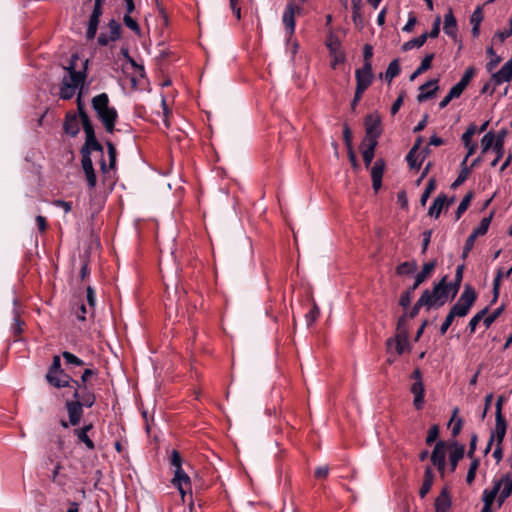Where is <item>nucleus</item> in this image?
Returning a JSON list of instances; mask_svg holds the SVG:
<instances>
[{
    "label": "nucleus",
    "mask_w": 512,
    "mask_h": 512,
    "mask_svg": "<svg viewBox=\"0 0 512 512\" xmlns=\"http://www.w3.org/2000/svg\"><path fill=\"white\" fill-rule=\"evenodd\" d=\"M92 107L105 127L108 133H113L118 119V113L115 107L110 105L109 97L106 93H101L92 98Z\"/></svg>",
    "instance_id": "obj_1"
},
{
    "label": "nucleus",
    "mask_w": 512,
    "mask_h": 512,
    "mask_svg": "<svg viewBox=\"0 0 512 512\" xmlns=\"http://www.w3.org/2000/svg\"><path fill=\"white\" fill-rule=\"evenodd\" d=\"M446 277H444L438 284L433 287V290H425L421 297L415 304V307H432L435 304L442 305L448 298L449 293H451V289L449 287V283L445 282Z\"/></svg>",
    "instance_id": "obj_2"
},
{
    "label": "nucleus",
    "mask_w": 512,
    "mask_h": 512,
    "mask_svg": "<svg viewBox=\"0 0 512 512\" xmlns=\"http://www.w3.org/2000/svg\"><path fill=\"white\" fill-rule=\"evenodd\" d=\"M386 350L389 355L388 362L393 363L396 356L410 352L411 346L408 341V332L399 331L386 341Z\"/></svg>",
    "instance_id": "obj_3"
},
{
    "label": "nucleus",
    "mask_w": 512,
    "mask_h": 512,
    "mask_svg": "<svg viewBox=\"0 0 512 512\" xmlns=\"http://www.w3.org/2000/svg\"><path fill=\"white\" fill-rule=\"evenodd\" d=\"M477 298L475 289L470 285H465L462 294L457 302L452 306L450 313L455 317H464L468 314L470 308Z\"/></svg>",
    "instance_id": "obj_4"
},
{
    "label": "nucleus",
    "mask_w": 512,
    "mask_h": 512,
    "mask_svg": "<svg viewBox=\"0 0 512 512\" xmlns=\"http://www.w3.org/2000/svg\"><path fill=\"white\" fill-rule=\"evenodd\" d=\"M504 403V397L499 396L496 401V412H495V428L491 432L490 436V444H493L494 441L497 444H502L503 439L506 435V420L502 414V405Z\"/></svg>",
    "instance_id": "obj_5"
},
{
    "label": "nucleus",
    "mask_w": 512,
    "mask_h": 512,
    "mask_svg": "<svg viewBox=\"0 0 512 512\" xmlns=\"http://www.w3.org/2000/svg\"><path fill=\"white\" fill-rule=\"evenodd\" d=\"M83 130L86 135L85 143L81 148V156L82 159H86L87 157H91L92 151H98L103 154V147L98 142L95 136L93 125L86 124L85 127H83Z\"/></svg>",
    "instance_id": "obj_6"
},
{
    "label": "nucleus",
    "mask_w": 512,
    "mask_h": 512,
    "mask_svg": "<svg viewBox=\"0 0 512 512\" xmlns=\"http://www.w3.org/2000/svg\"><path fill=\"white\" fill-rule=\"evenodd\" d=\"M381 134V119L376 114H370L365 118V138L366 142L378 143V137Z\"/></svg>",
    "instance_id": "obj_7"
},
{
    "label": "nucleus",
    "mask_w": 512,
    "mask_h": 512,
    "mask_svg": "<svg viewBox=\"0 0 512 512\" xmlns=\"http://www.w3.org/2000/svg\"><path fill=\"white\" fill-rule=\"evenodd\" d=\"M46 380L48 383L56 388L70 387L76 385L80 387V383L77 380H74L70 375H68L64 370H58L55 373H47Z\"/></svg>",
    "instance_id": "obj_8"
},
{
    "label": "nucleus",
    "mask_w": 512,
    "mask_h": 512,
    "mask_svg": "<svg viewBox=\"0 0 512 512\" xmlns=\"http://www.w3.org/2000/svg\"><path fill=\"white\" fill-rule=\"evenodd\" d=\"M356 88L366 90L373 82L372 63H363V66L355 71Z\"/></svg>",
    "instance_id": "obj_9"
},
{
    "label": "nucleus",
    "mask_w": 512,
    "mask_h": 512,
    "mask_svg": "<svg viewBox=\"0 0 512 512\" xmlns=\"http://www.w3.org/2000/svg\"><path fill=\"white\" fill-rule=\"evenodd\" d=\"M326 45L332 57L331 67L335 69L337 65L342 64L345 61V54L341 50V42L337 37L331 35L328 38Z\"/></svg>",
    "instance_id": "obj_10"
},
{
    "label": "nucleus",
    "mask_w": 512,
    "mask_h": 512,
    "mask_svg": "<svg viewBox=\"0 0 512 512\" xmlns=\"http://www.w3.org/2000/svg\"><path fill=\"white\" fill-rule=\"evenodd\" d=\"M299 11L300 7L296 6L294 3L287 4L283 11L282 22L289 38H291L295 32V14Z\"/></svg>",
    "instance_id": "obj_11"
},
{
    "label": "nucleus",
    "mask_w": 512,
    "mask_h": 512,
    "mask_svg": "<svg viewBox=\"0 0 512 512\" xmlns=\"http://www.w3.org/2000/svg\"><path fill=\"white\" fill-rule=\"evenodd\" d=\"M109 35L105 33H101L97 39L98 44L101 46H106L110 42H115L121 37V24L117 22L115 19H111L108 23Z\"/></svg>",
    "instance_id": "obj_12"
},
{
    "label": "nucleus",
    "mask_w": 512,
    "mask_h": 512,
    "mask_svg": "<svg viewBox=\"0 0 512 512\" xmlns=\"http://www.w3.org/2000/svg\"><path fill=\"white\" fill-rule=\"evenodd\" d=\"M172 485L176 487L184 499L187 491L191 490V481L190 477L185 473L183 469H178L174 471V477L171 481Z\"/></svg>",
    "instance_id": "obj_13"
},
{
    "label": "nucleus",
    "mask_w": 512,
    "mask_h": 512,
    "mask_svg": "<svg viewBox=\"0 0 512 512\" xmlns=\"http://www.w3.org/2000/svg\"><path fill=\"white\" fill-rule=\"evenodd\" d=\"M65 441L61 436H57L53 445L47 452V463L62 462L65 458Z\"/></svg>",
    "instance_id": "obj_14"
},
{
    "label": "nucleus",
    "mask_w": 512,
    "mask_h": 512,
    "mask_svg": "<svg viewBox=\"0 0 512 512\" xmlns=\"http://www.w3.org/2000/svg\"><path fill=\"white\" fill-rule=\"evenodd\" d=\"M73 389V397L76 399L75 401L78 403H81L84 407H92L95 403V395L93 392L88 390V387L86 386V390L83 388V386L80 384V387H77L76 385L71 386Z\"/></svg>",
    "instance_id": "obj_15"
},
{
    "label": "nucleus",
    "mask_w": 512,
    "mask_h": 512,
    "mask_svg": "<svg viewBox=\"0 0 512 512\" xmlns=\"http://www.w3.org/2000/svg\"><path fill=\"white\" fill-rule=\"evenodd\" d=\"M439 89L438 79H431L419 87V94L417 96L418 102H424L433 98Z\"/></svg>",
    "instance_id": "obj_16"
},
{
    "label": "nucleus",
    "mask_w": 512,
    "mask_h": 512,
    "mask_svg": "<svg viewBox=\"0 0 512 512\" xmlns=\"http://www.w3.org/2000/svg\"><path fill=\"white\" fill-rule=\"evenodd\" d=\"M512 80V58L508 60L499 71L492 74L491 81L495 86Z\"/></svg>",
    "instance_id": "obj_17"
},
{
    "label": "nucleus",
    "mask_w": 512,
    "mask_h": 512,
    "mask_svg": "<svg viewBox=\"0 0 512 512\" xmlns=\"http://www.w3.org/2000/svg\"><path fill=\"white\" fill-rule=\"evenodd\" d=\"M385 170V161L383 159H377L371 168V180L372 187L377 192L382 186V177Z\"/></svg>",
    "instance_id": "obj_18"
},
{
    "label": "nucleus",
    "mask_w": 512,
    "mask_h": 512,
    "mask_svg": "<svg viewBox=\"0 0 512 512\" xmlns=\"http://www.w3.org/2000/svg\"><path fill=\"white\" fill-rule=\"evenodd\" d=\"M446 452H445V445L444 442L440 441L438 442L431 455V461L433 465H435L438 470L443 473L446 466Z\"/></svg>",
    "instance_id": "obj_19"
},
{
    "label": "nucleus",
    "mask_w": 512,
    "mask_h": 512,
    "mask_svg": "<svg viewBox=\"0 0 512 512\" xmlns=\"http://www.w3.org/2000/svg\"><path fill=\"white\" fill-rule=\"evenodd\" d=\"M82 407L83 406L81 405V403H78L76 401L66 402V409L68 412L70 425L75 426L80 423V420L83 415Z\"/></svg>",
    "instance_id": "obj_20"
},
{
    "label": "nucleus",
    "mask_w": 512,
    "mask_h": 512,
    "mask_svg": "<svg viewBox=\"0 0 512 512\" xmlns=\"http://www.w3.org/2000/svg\"><path fill=\"white\" fill-rule=\"evenodd\" d=\"M67 70L68 75L63 78V82L76 88L81 87L86 77L85 73L83 71H76L73 63L67 68Z\"/></svg>",
    "instance_id": "obj_21"
},
{
    "label": "nucleus",
    "mask_w": 512,
    "mask_h": 512,
    "mask_svg": "<svg viewBox=\"0 0 512 512\" xmlns=\"http://www.w3.org/2000/svg\"><path fill=\"white\" fill-rule=\"evenodd\" d=\"M411 393L414 396L413 405L415 409L421 410L424 407L425 388L423 381L414 382L411 386Z\"/></svg>",
    "instance_id": "obj_22"
},
{
    "label": "nucleus",
    "mask_w": 512,
    "mask_h": 512,
    "mask_svg": "<svg viewBox=\"0 0 512 512\" xmlns=\"http://www.w3.org/2000/svg\"><path fill=\"white\" fill-rule=\"evenodd\" d=\"M80 117H78L76 114H67L64 122V131L72 136L75 137L80 130Z\"/></svg>",
    "instance_id": "obj_23"
},
{
    "label": "nucleus",
    "mask_w": 512,
    "mask_h": 512,
    "mask_svg": "<svg viewBox=\"0 0 512 512\" xmlns=\"http://www.w3.org/2000/svg\"><path fill=\"white\" fill-rule=\"evenodd\" d=\"M501 482L500 494L498 496L499 505H502L504 501L512 494V476L510 474L504 475L501 479L495 480Z\"/></svg>",
    "instance_id": "obj_24"
},
{
    "label": "nucleus",
    "mask_w": 512,
    "mask_h": 512,
    "mask_svg": "<svg viewBox=\"0 0 512 512\" xmlns=\"http://www.w3.org/2000/svg\"><path fill=\"white\" fill-rule=\"evenodd\" d=\"M93 429V424L89 423L84 425L82 428L75 429L74 434L77 436L80 442H83L89 450L95 448L93 440L89 437L88 433Z\"/></svg>",
    "instance_id": "obj_25"
},
{
    "label": "nucleus",
    "mask_w": 512,
    "mask_h": 512,
    "mask_svg": "<svg viewBox=\"0 0 512 512\" xmlns=\"http://www.w3.org/2000/svg\"><path fill=\"white\" fill-rule=\"evenodd\" d=\"M443 30L448 36L454 39L457 37V21L451 9L444 15Z\"/></svg>",
    "instance_id": "obj_26"
},
{
    "label": "nucleus",
    "mask_w": 512,
    "mask_h": 512,
    "mask_svg": "<svg viewBox=\"0 0 512 512\" xmlns=\"http://www.w3.org/2000/svg\"><path fill=\"white\" fill-rule=\"evenodd\" d=\"M82 169L85 173L87 183L90 188H94L96 186V174L93 168V163L91 157H87L86 159L81 160Z\"/></svg>",
    "instance_id": "obj_27"
},
{
    "label": "nucleus",
    "mask_w": 512,
    "mask_h": 512,
    "mask_svg": "<svg viewBox=\"0 0 512 512\" xmlns=\"http://www.w3.org/2000/svg\"><path fill=\"white\" fill-rule=\"evenodd\" d=\"M421 144V139L418 138L415 145L411 148L406 156V161L411 169H419L421 167L423 157L420 159L417 150Z\"/></svg>",
    "instance_id": "obj_28"
},
{
    "label": "nucleus",
    "mask_w": 512,
    "mask_h": 512,
    "mask_svg": "<svg viewBox=\"0 0 512 512\" xmlns=\"http://www.w3.org/2000/svg\"><path fill=\"white\" fill-rule=\"evenodd\" d=\"M501 482L493 481V487L491 489H486L483 492L482 501L485 504V508L491 507L496 496L500 494Z\"/></svg>",
    "instance_id": "obj_29"
},
{
    "label": "nucleus",
    "mask_w": 512,
    "mask_h": 512,
    "mask_svg": "<svg viewBox=\"0 0 512 512\" xmlns=\"http://www.w3.org/2000/svg\"><path fill=\"white\" fill-rule=\"evenodd\" d=\"M448 204V200L445 194L438 195L428 210V215L434 218H438L444 208Z\"/></svg>",
    "instance_id": "obj_30"
},
{
    "label": "nucleus",
    "mask_w": 512,
    "mask_h": 512,
    "mask_svg": "<svg viewBox=\"0 0 512 512\" xmlns=\"http://www.w3.org/2000/svg\"><path fill=\"white\" fill-rule=\"evenodd\" d=\"M434 481V474L430 466H427L424 471L423 483L419 490V496L424 498L430 491Z\"/></svg>",
    "instance_id": "obj_31"
},
{
    "label": "nucleus",
    "mask_w": 512,
    "mask_h": 512,
    "mask_svg": "<svg viewBox=\"0 0 512 512\" xmlns=\"http://www.w3.org/2000/svg\"><path fill=\"white\" fill-rule=\"evenodd\" d=\"M451 507V499L447 490H442L435 500V512H447Z\"/></svg>",
    "instance_id": "obj_32"
},
{
    "label": "nucleus",
    "mask_w": 512,
    "mask_h": 512,
    "mask_svg": "<svg viewBox=\"0 0 512 512\" xmlns=\"http://www.w3.org/2000/svg\"><path fill=\"white\" fill-rule=\"evenodd\" d=\"M435 268V262L424 263L421 272L415 276V282L411 287V290H415L425 279L431 274Z\"/></svg>",
    "instance_id": "obj_33"
},
{
    "label": "nucleus",
    "mask_w": 512,
    "mask_h": 512,
    "mask_svg": "<svg viewBox=\"0 0 512 512\" xmlns=\"http://www.w3.org/2000/svg\"><path fill=\"white\" fill-rule=\"evenodd\" d=\"M377 144L378 143H372V142H366V144H364V142L362 143V146H363L362 157H363V161H364L366 168H368L373 161L374 154H375V148H376Z\"/></svg>",
    "instance_id": "obj_34"
},
{
    "label": "nucleus",
    "mask_w": 512,
    "mask_h": 512,
    "mask_svg": "<svg viewBox=\"0 0 512 512\" xmlns=\"http://www.w3.org/2000/svg\"><path fill=\"white\" fill-rule=\"evenodd\" d=\"M352 20L354 24L360 28L364 25V19L361 13L362 0H352Z\"/></svg>",
    "instance_id": "obj_35"
},
{
    "label": "nucleus",
    "mask_w": 512,
    "mask_h": 512,
    "mask_svg": "<svg viewBox=\"0 0 512 512\" xmlns=\"http://www.w3.org/2000/svg\"><path fill=\"white\" fill-rule=\"evenodd\" d=\"M465 447L463 445L456 444L454 449L449 455L451 471H454L458 465V462L463 458Z\"/></svg>",
    "instance_id": "obj_36"
},
{
    "label": "nucleus",
    "mask_w": 512,
    "mask_h": 512,
    "mask_svg": "<svg viewBox=\"0 0 512 512\" xmlns=\"http://www.w3.org/2000/svg\"><path fill=\"white\" fill-rule=\"evenodd\" d=\"M512 35V17L509 19V27L497 31L492 37V44H502L507 38Z\"/></svg>",
    "instance_id": "obj_37"
},
{
    "label": "nucleus",
    "mask_w": 512,
    "mask_h": 512,
    "mask_svg": "<svg viewBox=\"0 0 512 512\" xmlns=\"http://www.w3.org/2000/svg\"><path fill=\"white\" fill-rule=\"evenodd\" d=\"M434 58V54H427L421 61L419 67L411 74L410 80L413 81L417 76L427 71L431 67L432 60Z\"/></svg>",
    "instance_id": "obj_38"
},
{
    "label": "nucleus",
    "mask_w": 512,
    "mask_h": 512,
    "mask_svg": "<svg viewBox=\"0 0 512 512\" xmlns=\"http://www.w3.org/2000/svg\"><path fill=\"white\" fill-rule=\"evenodd\" d=\"M506 136V130H501L498 134H495V143L493 145V152H498V158H502L504 155V139Z\"/></svg>",
    "instance_id": "obj_39"
},
{
    "label": "nucleus",
    "mask_w": 512,
    "mask_h": 512,
    "mask_svg": "<svg viewBox=\"0 0 512 512\" xmlns=\"http://www.w3.org/2000/svg\"><path fill=\"white\" fill-rule=\"evenodd\" d=\"M495 141V133L493 131L487 132L481 139V154L487 153L490 149L493 150Z\"/></svg>",
    "instance_id": "obj_40"
},
{
    "label": "nucleus",
    "mask_w": 512,
    "mask_h": 512,
    "mask_svg": "<svg viewBox=\"0 0 512 512\" xmlns=\"http://www.w3.org/2000/svg\"><path fill=\"white\" fill-rule=\"evenodd\" d=\"M427 38H428V33H423V34L419 35L418 37L411 39V40L407 41L406 43H404L402 48L404 51H408L413 48H419L424 45Z\"/></svg>",
    "instance_id": "obj_41"
},
{
    "label": "nucleus",
    "mask_w": 512,
    "mask_h": 512,
    "mask_svg": "<svg viewBox=\"0 0 512 512\" xmlns=\"http://www.w3.org/2000/svg\"><path fill=\"white\" fill-rule=\"evenodd\" d=\"M400 65L397 59L391 61L388 65V68L385 72V80L391 82L396 76L400 74Z\"/></svg>",
    "instance_id": "obj_42"
},
{
    "label": "nucleus",
    "mask_w": 512,
    "mask_h": 512,
    "mask_svg": "<svg viewBox=\"0 0 512 512\" xmlns=\"http://www.w3.org/2000/svg\"><path fill=\"white\" fill-rule=\"evenodd\" d=\"M490 223L491 216L482 218L478 226L474 228L471 234L476 238L485 235L489 229Z\"/></svg>",
    "instance_id": "obj_43"
},
{
    "label": "nucleus",
    "mask_w": 512,
    "mask_h": 512,
    "mask_svg": "<svg viewBox=\"0 0 512 512\" xmlns=\"http://www.w3.org/2000/svg\"><path fill=\"white\" fill-rule=\"evenodd\" d=\"M489 307H485L481 311H479L477 314H475L469 321L468 329L470 330V333H474L476 330L477 325L481 320H484L485 315L488 313Z\"/></svg>",
    "instance_id": "obj_44"
},
{
    "label": "nucleus",
    "mask_w": 512,
    "mask_h": 512,
    "mask_svg": "<svg viewBox=\"0 0 512 512\" xmlns=\"http://www.w3.org/2000/svg\"><path fill=\"white\" fill-rule=\"evenodd\" d=\"M77 109H78V115L77 116L80 117L82 127H85L86 124L91 125L92 122H91L89 116L87 115V113L85 111L84 103L81 100L80 94L77 97Z\"/></svg>",
    "instance_id": "obj_45"
},
{
    "label": "nucleus",
    "mask_w": 512,
    "mask_h": 512,
    "mask_svg": "<svg viewBox=\"0 0 512 512\" xmlns=\"http://www.w3.org/2000/svg\"><path fill=\"white\" fill-rule=\"evenodd\" d=\"M100 22V18H95L93 16L89 17L88 26L86 30L87 39H94L97 33L98 25Z\"/></svg>",
    "instance_id": "obj_46"
},
{
    "label": "nucleus",
    "mask_w": 512,
    "mask_h": 512,
    "mask_svg": "<svg viewBox=\"0 0 512 512\" xmlns=\"http://www.w3.org/2000/svg\"><path fill=\"white\" fill-rule=\"evenodd\" d=\"M472 193L469 192L468 194H466L463 199L461 200L456 212H455V217H456V220L460 219V217L463 215V213L467 210L471 200H472Z\"/></svg>",
    "instance_id": "obj_47"
},
{
    "label": "nucleus",
    "mask_w": 512,
    "mask_h": 512,
    "mask_svg": "<svg viewBox=\"0 0 512 512\" xmlns=\"http://www.w3.org/2000/svg\"><path fill=\"white\" fill-rule=\"evenodd\" d=\"M463 269H464L463 265L458 266L456 269L455 282L449 283L452 297H454L459 290L460 282L462 280V275H463Z\"/></svg>",
    "instance_id": "obj_48"
},
{
    "label": "nucleus",
    "mask_w": 512,
    "mask_h": 512,
    "mask_svg": "<svg viewBox=\"0 0 512 512\" xmlns=\"http://www.w3.org/2000/svg\"><path fill=\"white\" fill-rule=\"evenodd\" d=\"M77 89L78 88L68 83L62 82V86L60 88V97L64 100H69L76 94Z\"/></svg>",
    "instance_id": "obj_49"
},
{
    "label": "nucleus",
    "mask_w": 512,
    "mask_h": 512,
    "mask_svg": "<svg viewBox=\"0 0 512 512\" xmlns=\"http://www.w3.org/2000/svg\"><path fill=\"white\" fill-rule=\"evenodd\" d=\"M417 268L415 262H403L397 266L396 272L398 275H407L413 273Z\"/></svg>",
    "instance_id": "obj_50"
},
{
    "label": "nucleus",
    "mask_w": 512,
    "mask_h": 512,
    "mask_svg": "<svg viewBox=\"0 0 512 512\" xmlns=\"http://www.w3.org/2000/svg\"><path fill=\"white\" fill-rule=\"evenodd\" d=\"M124 24L127 28L132 30L138 36L141 35V29L137 21L129 14H125L123 17Z\"/></svg>",
    "instance_id": "obj_51"
},
{
    "label": "nucleus",
    "mask_w": 512,
    "mask_h": 512,
    "mask_svg": "<svg viewBox=\"0 0 512 512\" xmlns=\"http://www.w3.org/2000/svg\"><path fill=\"white\" fill-rule=\"evenodd\" d=\"M477 132V126L475 124H470L466 131L463 133L461 137V141L464 146H467L469 143H472V137Z\"/></svg>",
    "instance_id": "obj_52"
},
{
    "label": "nucleus",
    "mask_w": 512,
    "mask_h": 512,
    "mask_svg": "<svg viewBox=\"0 0 512 512\" xmlns=\"http://www.w3.org/2000/svg\"><path fill=\"white\" fill-rule=\"evenodd\" d=\"M434 189H435V180L430 179L426 185L424 192L421 195V198H420V204L422 206L426 205V203H427L431 193L434 191Z\"/></svg>",
    "instance_id": "obj_53"
},
{
    "label": "nucleus",
    "mask_w": 512,
    "mask_h": 512,
    "mask_svg": "<svg viewBox=\"0 0 512 512\" xmlns=\"http://www.w3.org/2000/svg\"><path fill=\"white\" fill-rule=\"evenodd\" d=\"M62 356L65 359L66 363L69 365H74V366H83L84 365V361L82 359H80L79 357H77L76 355H74L68 351H64L62 353Z\"/></svg>",
    "instance_id": "obj_54"
},
{
    "label": "nucleus",
    "mask_w": 512,
    "mask_h": 512,
    "mask_svg": "<svg viewBox=\"0 0 512 512\" xmlns=\"http://www.w3.org/2000/svg\"><path fill=\"white\" fill-rule=\"evenodd\" d=\"M503 306L497 308L495 311H493L491 314L489 315H485V318L483 320V324L486 328H489L492 323L500 316V314L502 313L503 311Z\"/></svg>",
    "instance_id": "obj_55"
},
{
    "label": "nucleus",
    "mask_w": 512,
    "mask_h": 512,
    "mask_svg": "<svg viewBox=\"0 0 512 512\" xmlns=\"http://www.w3.org/2000/svg\"><path fill=\"white\" fill-rule=\"evenodd\" d=\"M470 171H471V168H469L467 166V164L464 166H461V171H460L457 179L452 184V186L456 187L458 185H461L468 178Z\"/></svg>",
    "instance_id": "obj_56"
},
{
    "label": "nucleus",
    "mask_w": 512,
    "mask_h": 512,
    "mask_svg": "<svg viewBox=\"0 0 512 512\" xmlns=\"http://www.w3.org/2000/svg\"><path fill=\"white\" fill-rule=\"evenodd\" d=\"M478 465H479V460L473 459V461L471 462L470 467L468 469L467 475H466V481L468 484H471L474 481Z\"/></svg>",
    "instance_id": "obj_57"
},
{
    "label": "nucleus",
    "mask_w": 512,
    "mask_h": 512,
    "mask_svg": "<svg viewBox=\"0 0 512 512\" xmlns=\"http://www.w3.org/2000/svg\"><path fill=\"white\" fill-rule=\"evenodd\" d=\"M475 75V69L473 67H469L466 69V71L464 72L462 78L460 79V81L458 82L461 86H463L464 88L467 87V85L469 84V82L471 81V79L474 77Z\"/></svg>",
    "instance_id": "obj_58"
},
{
    "label": "nucleus",
    "mask_w": 512,
    "mask_h": 512,
    "mask_svg": "<svg viewBox=\"0 0 512 512\" xmlns=\"http://www.w3.org/2000/svg\"><path fill=\"white\" fill-rule=\"evenodd\" d=\"M483 20L482 8L477 7L470 17V23L472 26H480Z\"/></svg>",
    "instance_id": "obj_59"
},
{
    "label": "nucleus",
    "mask_w": 512,
    "mask_h": 512,
    "mask_svg": "<svg viewBox=\"0 0 512 512\" xmlns=\"http://www.w3.org/2000/svg\"><path fill=\"white\" fill-rule=\"evenodd\" d=\"M106 145L108 148L109 166H110V168H114L115 164H116V154H117L116 148L113 145V143L110 141H107Z\"/></svg>",
    "instance_id": "obj_60"
},
{
    "label": "nucleus",
    "mask_w": 512,
    "mask_h": 512,
    "mask_svg": "<svg viewBox=\"0 0 512 512\" xmlns=\"http://www.w3.org/2000/svg\"><path fill=\"white\" fill-rule=\"evenodd\" d=\"M170 464L175 468V470L182 469V459L178 451L173 450L171 452Z\"/></svg>",
    "instance_id": "obj_61"
},
{
    "label": "nucleus",
    "mask_w": 512,
    "mask_h": 512,
    "mask_svg": "<svg viewBox=\"0 0 512 512\" xmlns=\"http://www.w3.org/2000/svg\"><path fill=\"white\" fill-rule=\"evenodd\" d=\"M86 299L91 311L94 310L96 304V296L95 291L91 286H88L86 289Z\"/></svg>",
    "instance_id": "obj_62"
},
{
    "label": "nucleus",
    "mask_w": 512,
    "mask_h": 512,
    "mask_svg": "<svg viewBox=\"0 0 512 512\" xmlns=\"http://www.w3.org/2000/svg\"><path fill=\"white\" fill-rule=\"evenodd\" d=\"M501 277H502V273H501V271H498V273L493 281V299L491 301L492 303H495L498 299Z\"/></svg>",
    "instance_id": "obj_63"
},
{
    "label": "nucleus",
    "mask_w": 512,
    "mask_h": 512,
    "mask_svg": "<svg viewBox=\"0 0 512 512\" xmlns=\"http://www.w3.org/2000/svg\"><path fill=\"white\" fill-rule=\"evenodd\" d=\"M475 240H476V237L473 236L472 234H470L468 236V238L465 242L464 248H463L462 258H466L468 256L469 252L471 251V249L474 246Z\"/></svg>",
    "instance_id": "obj_64"
}]
</instances>
